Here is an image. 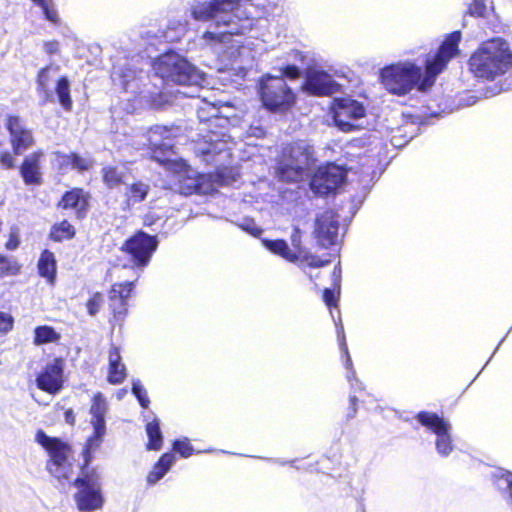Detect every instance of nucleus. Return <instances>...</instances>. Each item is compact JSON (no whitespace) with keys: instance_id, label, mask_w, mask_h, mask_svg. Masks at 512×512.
<instances>
[{"instance_id":"nucleus-1","label":"nucleus","mask_w":512,"mask_h":512,"mask_svg":"<svg viewBox=\"0 0 512 512\" xmlns=\"http://www.w3.org/2000/svg\"><path fill=\"white\" fill-rule=\"evenodd\" d=\"M461 32L454 31L440 45L436 55L426 61L425 75L421 67L412 62H400L381 69L380 77L383 86L392 94L402 96L415 87L419 91L428 90L436 77L446 68L451 58L459 52L458 45Z\"/></svg>"},{"instance_id":"nucleus-2","label":"nucleus","mask_w":512,"mask_h":512,"mask_svg":"<svg viewBox=\"0 0 512 512\" xmlns=\"http://www.w3.org/2000/svg\"><path fill=\"white\" fill-rule=\"evenodd\" d=\"M241 0H194L190 13L194 20L212 22L216 27H225L224 31L204 32L197 40L202 49H207L218 57L225 51L233 35L251 31L254 19L240 17Z\"/></svg>"},{"instance_id":"nucleus-3","label":"nucleus","mask_w":512,"mask_h":512,"mask_svg":"<svg viewBox=\"0 0 512 512\" xmlns=\"http://www.w3.org/2000/svg\"><path fill=\"white\" fill-rule=\"evenodd\" d=\"M210 136L199 147V152L203 160L210 165L215 166V172L198 173L188 170L186 176L181 180V192L184 194H209L216 190L218 186L229 185L233 178L231 177V147L227 140L214 138Z\"/></svg>"},{"instance_id":"nucleus-4","label":"nucleus","mask_w":512,"mask_h":512,"mask_svg":"<svg viewBox=\"0 0 512 512\" xmlns=\"http://www.w3.org/2000/svg\"><path fill=\"white\" fill-rule=\"evenodd\" d=\"M512 64V52L502 38L484 41L470 56L469 68L477 78L493 80L505 74Z\"/></svg>"},{"instance_id":"nucleus-5","label":"nucleus","mask_w":512,"mask_h":512,"mask_svg":"<svg viewBox=\"0 0 512 512\" xmlns=\"http://www.w3.org/2000/svg\"><path fill=\"white\" fill-rule=\"evenodd\" d=\"M301 70L294 64L279 69V75L266 74L258 80V95L263 106L272 112L288 110L296 100V95L287 85L284 77L297 79Z\"/></svg>"},{"instance_id":"nucleus-6","label":"nucleus","mask_w":512,"mask_h":512,"mask_svg":"<svg viewBox=\"0 0 512 512\" xmlns=\"http://www.w3.org/2000/svg\"><path fill=\"white\" fill-rule=\"evenodd\" d=\"M314 148L300 140L284 147L277 162L276 176L281 181L298 182L310 176L315 164Z\"/></svg>"},{"instance_id":"nucleus-7","label":"nucleus","mask_w":512,"mask_h":512,"mask_svg":"<svg viewBox=\"0 0 512 512\" xmlns=\"http://www.w3.org/2000/svg\"><path fill=\"white\" fill-rule=\"evenodd\" d=\"M153 70L166 82L179 85H200L204 79L200 70L175 52L158 57L153 63Z\"/></svg>"},{"instance_id":"nucleus-8","label":"nucleus","mask_w":512,"mask_h":512,"mask_svg":"<svg viewBox=\"0 0 512 512\" xmlns=\"http://www.w3.org/2000/svg\"><path fill=\"white\" fill-rule=\"evenodd\" d=\"M36 442L48 452L50 457L47 469L58 480L70 481L74 473V467L70 460L71 450L68 444L62 440L48 436L39 430L35 436Z\"/></svg>"},{"instance_id":"nucleus-9","label":"nucleus","mask_w":512,"mask_h":512,"mask_svg":"<svg viewBox=\"0 0 512 512\" xmlns=\"http://www.w3.org/2000/svg\"><path fill=\"white\" fill-rule=\"evenodd\" d=\"M84 463L81 476L73 484L78 488L75 495L77 507L82 512H92L102 508L104 499L101 493L100 477L96 471H88Z\"/></svg>"},{"instance_id":"nucleus-10","label":"nucleus","mask_w":512,"mask_h":512,"mask_svg":"<svg viewBox=\"0 0 512 512\" xmlns=\"http://www.w3.org/2000/svg\"><path fill=\"white\" fill-rule=\"evenodd\" d=\"M302 232L298 227H294L290 239L295 252H293L285 240H268L262 239L261 242L266 250L273 254L279 255L285 260L296 263L300 259L309 267H322L329 264V260H321L318 257L308 254L301 246Z\"/></svg>"},{"instance_id":"nucleus-11","label":"nucleus","mask_w":512,"mask_h":512,"mask_svg":"<svg viewBox=\"0 0 512 512\" xmlns=\"http://www.w3.org/2000/svg\"><path fill=\"white\" fill-rule=\"evenodd\" d=\"M109 406L102 393L98 392L92 398L89 409L90 424L93 427V434L87 439L82 455L85 464H89L93 458V453L101 446L106 434L105 416Z\"/></svg>"},{"instance_id":"nucleus-12","label":"nucleus","mask_w":512,"mask_h":512,"mask_svg":"<svg viewBox=\"0 0 512 512\" xmlns=\"http://www.w3.org/2000/svg\"><path fill=\"white\" fill-rule=\"evenodd\" d=\"M174 134L172 129L167 127L156 126L148 132L147 135H142L141 140L134 143L137 150L143 147H148L151 150L152 158L160 163H166L172 160L174 147Z\"/></svg>"},{"instance_id":"nucleus-13","label":"nucleus","mask_w":512,"mask_h":512,"mask_svg":"<svg viewBox=\"0 0 512 512\" xmlns=\"http://www.w3.org/2000/svg\"><path fill=\"white\" fill-rule=\"evenodd\" d=\"M417 421L432 433L435 434V448L437 453L442 457H448L453 449L454 444L451 436V424L437 413L421 411L416 415Z\"/></svg>"},{"instance_id":"nucleus-14","label":"nucleus","mask_w":512,"mask_h":512,"mask_svg":"<svg viewBox=\"0 0 512 512\" xmlns=\"http://www.w3.org/2000/svg\"><path fill=\"white\" fill-rule=\"evenodd\" d=\"M346 180V171L334 163L320 166L310 180L313 193L324 196L334 193Z\"/></svg>"},{"instance_id":"nucleus-15","label":"nucleus","mask_w":512,"mask_h":512,"mask_svg":"<svg viewBox=\"0 0 512 512\" xmlns=\"http://www.w3.org/2000/svg\"><path fill=\"white\" fill-rule=\"evenodd\" d=\"M282 8L275 2L263 0L258 2V40L274 47L278 38V16Z\"/></svg>"},{"instance_id":"nucleus-16","label":"nucleus","mask_w":512,"mask_h":512,"mask_svg":"<svg viewBox=\"0 0 512 512\" xmlns=\"http://www.w3.org/2000/svg\"><path fill=\"white\" fill-rule=\"evenodd\" d=\"M158 241L156 236L145 232H138L130 237L123 245V251L130 257L135 267L144 268L150 262L152 254L156 251Z\"/></svg>"},{"instance_id":"nucleus-17","label":"nucleus","mask_w":512,"mask_h":512,"mask_svg":"<svg viewBox=\"0 0 512 512\" xmlns=\"http://www.w3.org/2000/svg\"><path fill=\"white\" fill-rule=\"evenodd\" d=\"M365 114L364 105L351 98L337 99L333 107L335 125L343 132H351L358 128L354 122L363 118Z\"/></svg>"},{"instance_id":"nucleus-18","label":"nucleus","mask_w":512,"mask_h":512,"mask_svg":"<svg viewBox=\"0 0 512 512\" xmlns=\"http://www.w3.org/2000/svg\"><path fill=\"white\" fill-rule=\"evenodd\" d=\"M332 75L321 69H309L305 74L302 89L312 96H331L340 90Z\"/></svg>"},{"instance_id":"nucleus-19","label":"nucleus","mask_w":512,"mask_h":512,"mask_svg":"<svg viewBox=\"0 0 512 512\" xmlns=\"http://www.w3.org/2000/svg\"><path fill=\"white\" fill-rule=\"evenodd\" d=\"M337 213L328 209L318 214L315 219L314 236L321 247L335 245L339 238V219Z\"/></svg>"},{"instance_id":"nucleus-20","label":"nucleus","mask_w":512,"mask_h":512,"mask_svg":"<svg viewBox=\"0 0 512 512\" xmlns=\"http://www.w3.org/2000/svg\"><path fill=\"white\" fill-rule=\"evenodd\" d=\"M11 145L16 155H21L34 143L31 130L27 129L18 116H9L6 123Z\"/></svg>"},{"instance_id":"nucleus-21","label":"nucleus","mask_w":512,"mask_h":512,"mask_svg":"<svg viewBox=\"0 0 512 512\" xmlns=\"http://www.w3.org/2000/svg\"><path fill=\"white\" fill-rule=\"evenodd\" d=\"M36 383L39 389L51 394L57 393L62 388L63 367L59 360L46 365L38 374Z\"/></svg>"},{"instance_id":"nucleus-22","label":"nucleus","mask_w":512,"mask_h":512,"mask_svg":"<svg viewBox=\"0 0 512 512\" xmlns=\"http://www.w3.org/2000/svg\"><path fill=\"white\" fill-rule=\"evenodd\" d=\"M102 178L108 188L114 189L120 185L126 186L131 179V171L125 165H108L102 169Z\"/></svg>"},{"instance_id":"nucleus-23","label":"nucleus","mask_w":512,"mask_h":512,"mask_svg":"<svg viewBox=\"0 0 512 512\" xmlns=\"http://www.w3.org/2000/svg\"><path fill=\"white\" fill-rule=\"evenodd\" d=\"M150 192V185L141 180L127 183L123 194L124 204L127 208H134L137 204L143 202Z\"/></svg>"},{"instance_id":"nucleus-24","label":"nucleus","mask_w":512,"mask_h":512,"mask_svg":"<svg viewBox=\"0 0 512 512\" xmlns=\"http://www.w3.org/2000/svg\"><path fill=\"white\" fill-rule=\"evenodd\" d=\"M63 209H74L77 217L84 216L88 202L85 192L82 189H72L66 192L59 204Z\"/></svg>"},{"instance_id":"nucleus-25","label":"nucleus","mask_w":512,"mask_h":512,"mask_svg":"<svg viewBox=\"0 0 512 512\" xmlns=\"http://www.w3.org/2000/svg\"><path fill=\"white\" fill-rule=\"evenodd\" d=\"M42 153L36 152L27 156L21 166L20 172L23 180L26 184H39L40 173H39V161Z\"/></svg>"},{"instance_id":"nucleus-26","label":"nucleus","mask_w":512,"mask_h":512,"mask_svg":"<svg viewBox=\"0 0 512 512\" xmlns=\"http://www.w3.org/2000/svg\"><path fill=\"white\" fill-rule=\"evenodd\" d=\"M125 366L121 363L120 352L113 346L109 351V374L108 381L111 384L121 383L126 376Z\"/></svg>"},{"instance_id":"nucleus-27","label":"nucleus","mask_w":512,"mask_h":512,"mask_svg":"<svg viewBox=\"0 0 512 512\" xmlns=\"http://www.w3.org/2000/svg\"><path fill=\"white\" fill-rule=\"evenodd\" d=\"M176 457L173 453L163 454L147 476L149 484H156L160 481L174 464Z\"/></svg>"},{"instance_id":"nucleus-28","label":"nucleus","mask_w":512,"mask_h":512,"mask_svg":"<svg viewBox=\"0 0 512 512\" xmlns=\"http://www.w3.org/2000/svg\"><path fill=\"white\" fill-rule=\"evenodd\" d=\"M38 272L41 277L53 283L56 277V260L54 254L49 250H44L38 261Z\"/></svg>"},{"instance_id":"nucleus-29","label":"nucleus","mask_w":512,"mask_h":512,"mask_svg":"<svg viewBox=\"0 0 512 512\" xmlns=\"http://www.w3.org/2000/svg\"><path fill=\"white\" fill-rule=\"evenodd\" d=\"M491 479L496 488L508 496L512 504V473L505 469L497 468L492 471Z\"/></svg>"},{"instance_id":"nucleus-30","label":"nucleus","mask_w":512,"mask_h":512,"mask_svg":"<svg viewBox=\"0 0 512 512\" xmlns=\"http://www.w3.org/2000/svg\"><path fill=\"white\" fill-rule=\"evenodd\" d=\"M112 77L114 80L119 79L123 89H125L126 91H131L133 93L137 92L138 85L136 83V80L138 79V76L135 70L129 67H115Z\"/></svg>"},{"instance_id":"nucleus-31","label":"nucleus","mask_w":512,"mask_h":512,"mask_svg":"<svg viewBox=\"0 0 512 512\" xmlns=\"http://www.w3.org/2000/svg\"><path fill=\"white\" fill-rule=\"evenodd\" d=\"M55 91L63 109L67 111L70 110L72 107V99L70 96V82L67 77L63 76L57 81Z\"/></svg>"},{"instance_id":"nucleus-32","label":"nucleus","mask_w":512,"mask_h":512,"mask_svg":"<svg viewBox=\"0 0 512 512\" xmlns=\"http://www.w3.org/2000/svg\"><path fill=\"white\" fill-rule=\"evenodd\" d=\"M146 433L149 439L147 449L159 450L162 446L163 437L157 420L146 424Z\"/></svg>"},{"instance_id":"nucleus-33","label":"nucleus","mask_w":512,"mask_h":512,"mask_svg":"<svg viewBox=\"0 0 512 512\" xmlns=\"http://www.w3.org/2000/svg\"><path fill=\"white\" fill-rule=\"evenodd\" d=\"M75 236V228L66 220L55 224L50 232V237L56 242L72 239Z\"/></svg>"},{"instance_id":"nucleus-34","label":"nucleus","mask_w":512,"mask_h":512,"mask_svg":"<svg viewBox=\"0 0 512 512\" xmlns=\"http://www.w3.org/2000/svg\"><path fill=\"white\" fill-rule=\"evenodd\" d=\"M133 282L116 283L111 287L109 292L110 302L127 301L133 290Z\"/></svg>"},{"instance_id":"nucleus-35","label":"nucleus","mask_w":512,"mask_h":512,"mask_svg":"<svg viewBox=\"0 0 512 512\" xmlns=\"http://www.w3.org/2000/svg\"><path fill=\"white\" fill-rule=\"evenodd\" d=\"M34 333V343L37 345L55 342L59 339V335L56 331L49 326L36 327Z\"/></svg>"},{"instance_id":"nucleus-36","label":"nucleus","mask_w":512,"mask_h":512,"mask_svg":"<svg viewBox=\"0 0 512 512\" xmlns=\"http://www.w3.org/2000/svg\"><path fill=\"white\" fill-rule=\"evenodd\" d=\"M49 67L42 68L38 73L37 78V85L38 90L42 93H44V102H52L53 101V95L48 90L49 85Z\"/></svg>"},{"instance_id":"nucleus-37","label":"nucleus","mask_w":512,"mask_h":512,"mask_svg":"<svg viewBox=\"0 0 512 512\" xmlns=\"http://www.w3.org/2000/svg\"><path fill=\"white\" fill-rule=\"evenodd\" d=\"M21 266L11 258L0 254V276H14L20 272Z\"/></svg>"},{"instance_id":"nucleus-38","label":"nucleus","mask_w":512,"mask_h":512,"mask_svg":"<svg viewBox=\"0 0 512 512\" xmlns=\"http://www.w3.org/2000/svg\"><path fill=\"white\" fill-rule=\"evenodd\" d=\"M132 393L137 398L141 407L148 408L150 399L148 397L146 388L143 386L140 380H133Z\"/></svg>"},{"instance_id":"nucleus-39","label":"nucleus","mask_w":512,"mask_h":512,"mask_svg":"<svg viewBox=\"0 0 512 512\" xmlns=\"http://www.w3.org/2000/svg\"><path fill=\"white\" fill-rule=\"evenodd\" d=\"M337 333H338V338H339V341H340V348L345 353V356H346V368L348 370H350L348 375H347V379L349 381H351L352 378L355 377V371L352 368V361H351V358H350V355H349V352H348V348H347V345H346V342H345L344 328H343L342 325H340L337 328Z\"/></svg>"},{"instance_id":"nucleus-40","label":"nucleus","mask_w":512,"mask_h":512,"mask_svg":"<svg viewBox=\"0 0 512 512\" xmlns=\"http://www.w3.org/2000/svg\"><path fill=\"white\" fill-rule=\"evenodd\" d=\"M68 160H72L71 168L76 169L78 171H87L89 170L92 165L93 161L89 157H81L80 155L76 153H71Z\"/></svg>"},{"instance_id":"nucleus-41","label":"nucleus","mask_w":512,"mask_h":512,"mask_svg":"<svg viewBox=\"0 0 512 512\" xmlns=\"http://www.w3.org/2000/svg\"><path fill=\"white\" fill-rule=\"evenodd\" d=\"M173 449L184 458L191 456L194 451L187 438L175 440L173 443Z\"/></svg>"},{"instance_id":"nucleus-42","label":"nucleus","mask_w":512,"mask_h":512,"mask_svg":"<svg viewBox=\"0 0 512 512\" xmlns=\"http://www.w3.org/2000/svg\"><path fill=\"white\" fill-rule=\"evenodd\" d=\"M42 9L43 15L46 20L53 24H57L59 22L58 12L54 6V4L48 0L44 3L43 6L40 7Z\"/></svg>"},{"instance_id":"nucleus-43","label":"nucleus","mask_w":512,"mask_h":512,"mask_svg":"<svg viewBox=\"0 0 512 512\" xmlns=\"http://www.w3.org/2000/svg\"><path fill=\"white\" fill-rule=\"evenodd\" d=\"M468 12L473 16L483 17L486 12L485 0H466Z\"/></svg>"},{"instance_id":"nucleus-44","label":"nucleus","mask_w":512,"mask_h":512,"mask_svg":"<svg viewBox=\"0 0 512 512\" xmlns=\"http://www.w3.org/2000/svg\"><path fill=\"white\" fill-rule=\"evenodd\" d=\"M102 305V296L100 293L94 294L87 302V310L89 315L95 316Z\"/></svg>"},{"instance_id":"nucleus-45","label":"nucleus","mask_w":512,"mask_h":512,"mask_svg":"<svg viewBox=\"0 0 512 512\" xmlns=\"http://www.w3.org/2000/svg\"><path fill=\"white\" fill-rule=\"evenodd\" d=\"M110 307L116 320H122L127 313V301L112 302Z\"/></svg>"},{"instance_id":"nucleus-46","label":"nucleus","mask_w":512,"mask_h":512,"mask_svg":"<svg viewBox=\"0 0 512 512\" xmlns=\"http://www.w3.org/2000/svg\"><path fill=\"white\" fill-rule=\"evenodd\" d=\"M238 226L251 236L256 237V223L253 218H243Z\"/></svg>"},{"instance_id":"nucleus-47","label":"nucleus","mask_w":512,"mask_h":512,"mask_svg":"<svg viewBox=\"0 0 512 512\" xmlns=\"http://www.w3.org/2000/svg\"><path fill=\"white\" fill-rule=\"evenodd\" d=\"M13 327V318L10 314L0 312V332L7 333Z\"/></svg>"},{"instance_id":"nucleus-48","label":"nucleus","mask_w":512,"mask_h":512,"mask_svg":"<svg viewBox=\"0 0 512 512\" xmlns=\"http://www.w3.org/2000/svg\"><path fill=\"white\" fill-rule=\"evenodd\" d=\"M323 300L328 307L336 305L338 297L333 289L325 288L323 291Z\"/></svg>"},{"instance_id":"nucleus-49","label":"nucleus","mask_w":512,"mask_h":512,"mask_svg":"<svg viewBox=\"0 0 512 512\" xmlns=\"http://www.w3.org/2000/svg\"><path fill=\"white\" fill-rule=\"evenodd\" d=\"M0 164L4 169H11L14 167V158L9 151L0 153Z\"/></svg>"},{"instance_id":"nucleus-50","label":"nucleus","mask_w":512,"mask_h":512,"mask_svg":"<svg viewBox=\"0 0 512 512\" xmlns=\"http://www.w3.org/2000/svg\"><path fill=\"white\" fill-rule=\"evenodd\" d=\"M357 397L350 396V407L346 415L347 420L353 419L357 413Z\"/></svg>"},{"instance_id":"nucleus-51","label":"nucleus","mask_w":512,"mask_h":512,"mask_svg":"<svg viewBox=\"0 0 512 512\" xmlns=\"http://www.w3.org/2000/svg\"><path fill=\"white\" fill-rule=\"evenodd\" d=\"M70 154H60L56 153V160L61 168H66L68 166H71L72 160H68L66 158H69Z\"/></svg>"},{"instance_id":"nucleus-52","label":"nucleus","mask_w":512,"mask_h":512,"mask_svg":"<svg viewBox=\"0 0 512 512\" xmlns=\"http://www.w3.org/2000/svg\"><path fill=\"white\" fill-rule=\"evenodd\" d=\"M45 51L48 54H55L59 51V43L57 41L47 42L45 44Z\"/></svg>"},{"instance_id":"nucleus-53","label":"nucleus","mask_w":512,"mask_h":512,"mask_svg":"<svg viewBox=\"0 0 512 512\" xmlns=\"http://www.w3.org/2000/svg\"><path fill=\"white\" fill-rule=\"evenodd\" d=\"M340 277H341V268L339 266V264L337 266L334 267V270H333V281H334V286L335 287H340Z\"/></svg>"},{"instance_id":"nucleus-54","label":"nucleus","mask_w":512,"mask_h":512,"mask_svg":"<svg viewBox=\"0 0 512 512\" xmlns=\"http://www.w3.org/2000/svg\"><path fill=\"white\" fill-rule=\"evenodd\" d=\"M18 245H19V241H18L16 238H12V237H11V238L7 241V243H6V248H7L8 250H15V249H17Z\"/></svg>"},{"instance_id":"nucleus-55","label":"nucleus","mask_w":512,"mask_h":512,"mask_svg":"<svg viewBox=\"0 0 512 512\" xmlns=\"http://www.w3.org/2000/svg\"><path fill=\"white\" fill-rule=\"evenodd\" d=\"M65 419L68 423L73 424L74 422V415L71 410H68L65 412Z\"/></svg>"},{"instance_id":"nucleus-56","label":"nucleus","mask_w":512,"mask_h":512,"mask_svg":"<svg viewBox=\"0 0 512 512\" xmlns=\"http://www.w3.org/2000/svg\"><path fill=\"white\" fill-rule=\"evenodd\" d=\"M207 105L211 106L210 116L216 117L218 113V108L215 103H207Z\"/></svg>"},{"instance_id":"nucleus-57","label":"nucleus","mask_w":512,"mask_h":512,"mask_svg":"<svg viewBox=\"0 0 512 512\" xmlns=\"http://www.w3.org/2000/svg\"><path fill=\"white\" fill-rule=\"evenodd\" d=\"M37 6L41 7L44 5L45 2L48 0H32Z\"/></svg>"},{"instance_id":"nucleus-58","label":"nucleus","mask_w":512,"mask_h":512,"mask_svg":"<svg viewBox=\"0 0 512 512\" xmlns=\"http://www.w3.org/2000/svg\"><path fill=\"white\" fill-rule=\"evenodd\" d=\"M257 131H258V138H260L262 133H263V131H262V129L260 127L257 128Z\"/></svg>"},{"instance_id":"nucleus-59","label":"nucleus","mask_w":512,"mask_h":512,"mask_svg":"<svg viewBox=\"0 0 512 512\" xmlns=\"http://www.w3.org/2000/svg\"><path fill=\"white\" fill-rule=\"evenodd\" d=\"M257 233H258V236H259V235H260V233H261V231H260V229H259V228H258V230H257Z\"/></svg>"}]
</instances>
